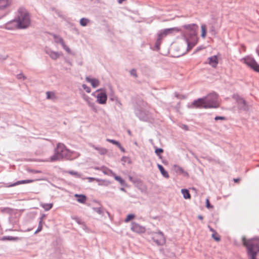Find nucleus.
<instances>
[{
    "mask_svg": "<svg viewBox=\"0 0 259 259\" xmlns=\"http://www.w3.org/2000/svg\"><path fill=\"white\" fill-rule=\"evenodd\" d=\"M186 29L183 32V37L187 45L186 49L180 53L179 56L185 54L187 52L191 50L197 43L198 38L197 31L198 26L195 24L184 25L182 26Z\"/></svg>",
    "mask_w": 259,
    "mask_h": 259,
    "instance_id": "obj_1",
    "label": "nucleus"
},
{
    "mask_svg": "<svg viewBox=\"0 0 259 259\" xmlns=\"http://www.w3.org/2000/svg\"><path fill=\"white\" fill-rule=\"evenodd\" d=\"M30 24V19L29 13L25 9L20 8L18 10L16 17L15 19L6 23V28L7 29H25L27 28Z\"/></svg>",
    "mask_w": 259,
    "mask_h": 259,
    "instance_id": "obj_2",
    "label": "nucleus"
},
{
    "mask_svg": "<svg viewBox=\"0 0 259 259\" xmlns=\"http://www.w3.org/2000/svg\"><path fill=\"white\" fill-rule=\"evenodd\" d=\"M192 105L199 108H217L219 107L218 95L214 93L210 94L206 97L195 100Z\"/></svg>",
    "mask_w": 259,
    "mask_h": 259,
    "instance_id": "obj_3",
    "label": "nucleus"
},
{
    "mask_svg": "<svg viewBox=\"0 0 259 259\" xmlns=\"http://www.w3.org/2000/svg\"><path fill=\"white\" fill-rule=\"evenodd\" d=\"M72 152L68 150L62 143H59L54 150V154L50 158L51 161L60 160L62 159H72Z\"/></svg>",
    "mask_w": 259,
    "mask_h": 259,
    "instance_id": "obj_4",
    "label": "nucleus"
},
{
    "mask_svg": "<svg viewBox=\"0 0 259 259\" xmlns=\"http://www.w3.org/2000/svg\"><path fill=\"white\" fill-rule=\"evenodd\" d=\"M243 243L247 248V254L249 259H256L257 253L259 252V238H253L246 240L245 238L242 239Z\"/></svg>",
    "mask_w": 259,
    "mask_h": 259,
    "instance_id": "obj_5",
    "label": "nucleus"
},
{
    "mask_svg": "<svg viewBox=\"0 0 259 259\" xmlns=\"http://www.w3.org/2000/svg\"><path fill=\"white\" fill-rule=\"evenodd\" d=\"M244 63L250 67L254 71L259 73V64L251 57H247L242 59Z\"/></svg>",
    "mask_w": 259,
    "mask_h": 259,
    "instance_id": "obj_6",
    "label": "nucleus"
},
{
    "mask_svg": "<svg viewBox=\"0 0 259 259\" xmlns=\"http://www.w3.org/2000/svg\"><path fill=\"white\" fill-rule=\"evenodd\" d=\"M135 113L140 120L144 121H148L150 118L149 112L142 110L140 107H137L135 109Z\"/></svg>",
    "mask_w": 259,
    "mask_h": 259,
    "instance_id": "obj_7",
    "label": "nucleus"
},
{
    "mask_svg": "<svg viewBox=\"0 0 259 259\" xmlns=\"http://www.w3.org/2000/svg\"><path fill=\"white\" fill-rule=\"evenodd\" d=\"M153 240L157 245H163L165 243V239L162 232H153L152 233Z\"/></svg>",
    "mask_w": 259,
    "mask_h": 259,
    "instance_id": "obj_8",
    "label": "nucleus"
},
{
    "mask_svg": "<svg viewBox=\"0 0 259 259\" xmlns=\"http://www.w3.org/2000/svg\"><path fill=\"white\" fill-rule=\"evenodd\" d=\"M233 98L236 101L239 110L243 111H247L248 110V106L243 98L238 95H234Z\"/></svg>",
    "mask_w": 259,
    "mask_h": 259,
    "instance_id": "obj_9",
    "label": "nucleus"
},
{
    "mask_svg": "<svg viewBox=\"0 0 259 259\" xmlns=\"http://www.w3.org/2000/svg\"><path fill=\"white\" fill-rule=\"evenodd\" d=\"M100 93H98L97 95V102L100 104H105L106 103L107 100V96L104 89H98L96 91V92Z\"/></svg>",
    "mask_w": 259,
    "mask_h": 259,
    "instance_id": "obj_10",
    "label": "nucleus"
},
{
    "mask_svg": "<svg viewBox=\"0 0 259 259\" xmlns=\"http://www.w3.org/2000/svg\"><path fill=\"white\" fill-rule=\"evenodd\" d=\"M131 230L137 233H143L145 231V228L135 222L132 223Z\"/></svg>",
    "mask_w": 259,
    "mask_h": 259,
    "instance_id": "obj_11",
    "label": "nucleus"
},
{
    "mask_svg": "<svg viewBox=\"0 0 259 259\" xmlns=\"http://www.w3.org/2000/svg\"><path fill=\"white\" fill-rule=\"evenodd\" d=\"M85 80L87 82H90L94 88L99 85L100 82L99 80L96 78H91L89 77H86Z\"/></svg>",
    "mask_w": 259,
    "mask_h": 259,
    "instance_id": "obj_12",
    "label": "nucleus"
},
{
    "mask_svg": "<svg viewBox=\"0 0 259 259\" xmlns=\"http://www.w3.org/2000/svg\"><path fill=\"white\" fill-rule=\"evenodd\" d=\"M208 64L212 67L215 68L218 64V58L216 56H213L208 58Z\"/></svg>",
    "mask_w": 259,
    "mask_h": 259,
    "instance_id": "obj_13",
    "label": "nucleus"
},
{
    "mask_svg": "<svg viewBox=\"0 0 259 259\" xmlns=\"http://www.w3.org/2000/svg\"><path fill=\"white\" fill-rule=\"evenodd\" d=\"M12 0H0V10L9 7L12 4Z\"/></svg>",
    "mask_w": 259,
    "mask_h": 259,
    "instance_id": "obj_14",
    "label": "nucleus"
},
{
    "mask_svg": "<svg viewBox=\"0 0 259 259\" xmlns=\"http://www.w3.org/2000/svg\"><path fill=\"white\" fill-rule=\"evenodd\" d=\"M46 53L49 55V56L54 60H56L60 56V54L58 52L53 51L51 50H47L46 51Z\"/></svg>",
    "mask_w": 259,
    "mask_h": 259,
    "instance_id": "obj_15",
    "label": "nucleus"
},
{
    "mask_svg": "<svg viewBox=\"0 0 259 259\" xmlns=\"http://www.w3.org/2000/svg\"><path fill=\"white\" fill-rule=\"evenodd\" d=\"M34 181L33 180H21V181H18L16 182V183H14L13 184L9 185L8 187H14L20 184H27V183H30Z\"/></svg>",
    "mask_w": 259,
    "mask_h": 259,
    "instance_id": "obj_16",
    "label": "nucleus"
},
{
    "mask_svg": "<svg viewBox=\"0 0 259 259\" xmlns=\"http://www.w3.org/2000/svg\"><path fill=\"white\" fill-rule=\"evenodd\" d=\"M181 31V29L179 27H172L167 28V32L169 35H172L177 33Z\"/></svg>",
    "mask_w": 259,
    "mask_h": 259,
    "instance_id": "obj_17",
    "label": "nucleus"
},
{
    "mask_svg": "<svg viewBox=\"0 0 259 259\" xmlns=\"http://www.w3.org/2000/svg\"><path fill=\"white\" fill-rule=\"evenodd\" d=\"M157 167L160 170L161 175L165 178H169V176L168 172L164 169V167L160 164H157Z\"/></svg>",
    "mask_w": 259,
    "mask_h": 259,
    "instance_id": "obj_18",
    "label": "nucleus"
},
{
    "mask_svg": "<svg viewBox=\"0 0 259 259\" xmlns=\"http://www.w3.org/2000/svg\"><path fill=\"white\" fill-rule=\"evenodd\" d=\"M74 196L78 198L77 201L79 203H84L87 200V197L84 195L76 194Z\"/></svg>",
    "mask_w": 259,
    "mask_h": 259,
    "instance_id": "obj_19",
    "label": "nucleus"
},
{
    "mask_svg": "<svg viewBox=\"0 0 259 259\" xmlns=\"http://www.w3.org/2000/svg\"><path fill=\"white\" fill-rule=\"evenodd\" d=\"M163 38L158 34L157 39L155 44V50L158 51L160 49V46L161 43V41Z\"/></svg>",
    "mask_w": 259,
    "mask_h": 259,
    "instance_id": "obj_20",
    "label": "nucleus"
},
{
    "mask_svg": "<svg viewBox=\"0 0 259 259\" xmlns=\"http://www.w3.org/2000/svg\"><path fill=\"white\" fill-rule=\"evenodd\" d=\"M163 38L158 34L157 39L155 44V50L158 51L160 49V46L161 43V41Z\"/></svg>",
    "mask_w": 259,
    "mask_h": 259,
    "instance_id": "obj_21",
    "label": "nucleus"
},
{
    "mask_svg": "<svg viewBox=\"0 0 259 259\" xmlns=\"http://www.w3.org/2000/svg\"><path fill=\"white\" fill-rule=\"evenodd\" d=\"M173 167L175 171L179 175H182L185 172L183 168L179 165H175Z\"/></svg>",
    "mask_w": 259,
    "mask_h": 259,
    "instance_id": "obj_22",
    "label": "nucleus"
},
{
    "mask_svg": "<svg viewBox=\"0 0 259 259\" xmlns=\"http://www.w3.org/2000/svg\"><path fill=\"white\" fill-rule=\"evenodd\" d=\"M181 192L185 199H190L191 198L190 194L188 190L183 189L181 190Z\"/></svg>",
    "mask_w": 259,
    "mask_h": 259,
    "instance_id": "obj_23",
    "label": "nucleus"
},
{
    "mask_svg": "<svg viewBox=\"0 0 259 259\" xmlns=\"http://www.w3.org/2000/svg\"><path fill=\"white\" fill-rule=\"evenodd\" d=\"M40 206L46 210H50L53 207L52 203H41Z\"/></svg>",
    "mask_w": 259,
    "mask_h": 259,
    "instance_id": "obj_24",
    "label": "nucleus"
},
{
    "mask_svg": "<svg viewBox=\"0 0 259 259\" xmlns=\"http://www.w3.org/2000/svg\"><path fill=\"white\" fill-rule=\"evenodd\" d=\"M95 168L98 170H102L103 172L106 175H109L111 172H112V171L111 170L105 167H102L101 168L95 167Z\"/></svg>",
    "mask_w": 259,
    "mask_h": 259,
    "instance_id": "obj_25",
    "label": "nucleus"
},
{
    "mask_svg": "<svg viewBox=\"0 0 259 259\" xmlns=\"http://www.w3.org/2000/svg\"><path fill=\"white\" fill-rule=\"evenodd\" d=\"M47 98L48 99L55 100L56 99V97L54 93L52 92H47L46 93Z\"/></svg>",
    "mask_w": 259,
    "mask_h": 259,
    "instance_id": "obj_26",
    "label": "nucleus"
},
{
    "mask_svg": "<svg viewBox=\"0 0 259 259\" xmlns=\"http://www.w3.org/2000/svg\"><path fill=\"white\" fill-rule=\"evenodd\" d=\"M89 19L85 18H82L80 20V24L82 26H85L87 25L88 23H89Z\"/></svg>",
    "mask_w": 259,
    "mask_h": 259,
    "instance_id": "obj_27",
    "label": "nucleus"
},
{
    "mask_svg": "<svg viewBox=\"0 0 259 259\" xmlns=\"http://www.w3.org/2000/svg\"><path fill=\"white\" fill-rule=\"evenodd\" d=\"M158 34L163 38L166 37L167 35H169L167 32V28L161 30Z\"/></svg>",
    "mask_w": 259,
    "mask_h": 259,
    "instance_id": "obj_28",
    "label": "nucleus"
},
{
    "mask_svg": "<svg viewBox=\"0 0 259 259\" xmlns=\"http://www.w3.org/2000/svg\"><path fill=\"white\" fill-rule=\"evenodd\" d=\"M84 99L87 101L88 105L90 107H92L93 108H94V107H95V103L92 102H91V98L90 97H84Z\"/></svg>",
    "mask_w": 259,
    "mask_h": 259,
    "instance_id": "obj_29",
    "label": "nucleus"
},
{
    "mask_svg": "<svg viewBox=\"0 0 259 259\" xmlns=\"http://www.w3.org/2000/svg\"><path fill=\"white\" fill-rule=\"evenodd\" d=\"M94 148L98 150V152L101 154V155H104L106 154L107 152V150L104 148H98V147H94Z\"/></svg>",
    "mask_w": 259,
    "mask_h": 259,
    "instance_id": "obj_30",
    "label": "nucleus"
},
{
    "mask_svg": "<svg viewBox=\"0 0 259 259\" xmlns=\"http://www.w3.org/2000/svg\"><path fill=\"white\" fill-rule=\"evenodd\" d=\"M201 36L202 37H205L206 36V26L204 24H202L201 26Z\"/></svg>",
    "mask_w": 259,
    "mask_h": 259,
    "instance_id": "obj_31",
    "label": "nucleus"
},
{
    "mask_svg": "<svg viewBox=\"0 0 259 259\" xmlns=\"http://www.w3.org/2000/svg\"><path fill=\"white\" fill-rule=\"evenodd\" d=\"M18 237H14L12 236H5L2 238L3 240H18Z\"/></svg>",
    "mask_w": 259,
    "mask_h": 259,
    "instance_id": "obj_32",
    "label": "nucleus"
},
{
    "mask_svg": "<svg viewBox=\"0 0 259 259\" xmlns=\"http://www.w3.org/2000/svg\"><path fill=\"white\" fill-rule=\"evenodd\" d=\"M115 179L118 181L121 185L124 186L125 185V181L119 176H115Z\"/></svg>",
    "mask_w": 259,
    "mask_h": 259,
    "instance_id": "obj_33",
    "label": "nucleus"
},
{
    "mask_svg": "<svg viewBox=\"0 0 259 259\" xmlns=\"http://www.w3.org/2000/svg\"><path fill=\"white\" fill-rule=\"evenodd\" d=\"M1 211L3 212H6V213L10 214L12 212L13 210L10 208L6 207V208H2Z\"/></svg>",
    "mask_w": 259,
    "mask_h": 259,
    "instance_id": "obj_34",
    "label": "nucleus"
},
{
    "mask_svg": "<svg viewBox=\"0 0 259 259\" xmlns=\"http://www.w3.org/2000/svg\"><path fill=\"white\" fill-rule=\"evenodd\" d=\"M106 140H107V141H108L110 143H111L113 144L116 145L117 146H120L119 142L117 141H115V140H112V139H107Z\"/></svg>",
    "mask_w": 259,
    "mask_h": 259,
    "instance_id": "obj_35",
    "label": "nucleus"
},
{
    "mask_svg": "<svg viewBox=\"0 0 259 259\" xmlns=\"http://www.w3.org/2000/svg\"><path fill=\"white\" fill-rule=\"evenodd\" d=\"M135 217V215L133 214H129L127 215L126 218L125 220V222H129L131 220L134 219Z\"/></svg>",
    "mask_w": 259,
    "mask_h": 259,
    "instance_id": "obj_36",
    "label": "nucleus"
},
{
    "mask_svg": "<svg viewBox=\"0 0 259 259\" xmlns=\"http://www.w3.org/2000/svg\"><path fill=\"white\" fill-rule=\"evenodd\" d=\"M93 210L99 214H102L103 213V211L100 207H94Z\"/></svg>",
    "mask_w": 259,
    "mask_h": 259,
    "instance_id": "obj_37",
    "label": "nucleus"
},
{
    "mask_svg": "<svg viewBox=\"0 0 259 259\" xmlns=\"http://www.w3.org/2000/svg\"><path fill=\"white\" fill-rule=\"evenodd\" d=\"M83 89L88 93H90L91 91L90 87H88L86 84H83L82 85Z\"/></svg>",
    "mask_w": 259,
    "mask_h": 259,
    "instance_id": "obj_38",
    "label": "nucleus"
},
{
    "mask_svg": "<svg viewBox=\"0 0 259 259\" xmlns=\"http://www.w3.org/2000/svg\"><path fill=\"white\" fill-rule=\"evenodd\" d=\"M73 220H74L78 224H81V220L80 218L76 216H73L71 217Z\"/></svg>",
    "mask_w": 259,
    "mask_h": 259,
    "instance_id": "obj_39",
    "label": "nucleus"
},
{
    "mask_svg": "<svg viewBox=\"0 0 259 259\" xmlns=\"http://www.w3.org/2000/svg\"><path fill=\"white\" fill-rule=\"evenodd\" d=\"M163 152V150L162 148H156L155 152L159 156L161 153Z\"/></svg>",
    "mask_w": 259,
    "mask_h": 259,
    "instance_id": "obj_40",
    "label": "nucleus"
},
{
    "mask_svg": "<svg viewBox=\"0 0 259 259\" xmlns=\"http://www.w3.org/2000/svg\"><path fill=\"white\" fill-rule=\"evenodd\" d=\"M63 48L68 53H71V50L68 47H67L65 44L64 43V44H63L62 45Z\"/></svg>",
    "mask_w": 259,
    "mask_h": 259,
    "instance_id": "obj_41",
    "label": "nucleus"
},
{
    "mask_svg": "<svg viewBox=\"0 0 259 259\" xmlns=\"http://www.w3.org/2000/svg\"><path fill=\"white\" fill-rule=\"evenodd\" d=\"M130 74L132 76H134L135 77H137V73H136V70L135 69H132L130 71Z\"/></svg>",
    "mask_w": 259,
    "mask_h": 259,
    "instance_id": "obj_42",
    "label": "nucleus"
},
{
    "mask_svg": "<svg viewBox=\"0 0 259 259\" xmlns=\"http://www.w3.org/2000/svg\"><path fill=\"white\" fill-rule=\"evenodd\" d=\"M69 173L73 176H75L76 177L79 178L80 177V175L78 174V172L74 171H69Z\"/></svg>",
    "mask_w": 259,
    "mask_h": 259,
    "instance_id": "obj_43",
    "label": "nucleus"
},
{
    "mask_svg": "<svg viewBox=\"0 0 259 259\" xmlns=\"http://www.w3.org/2000/svg\"><path fill=\"white\" fill-rule=\"evenodd\" d=\"M87 179L89 180V182H92V181L95 180L97 182H100L101 181V180L99 179H97V178H92V177H88L87 178Z\"/></svg>",
    "mask_w": 259,
    "mask_h": 259,
    "instance_id": "obj_44",
    "label": "nucleus"
},
{
    "mask_svg": "<svg viewBox=\"0 0 259 259\" xmlns=\"http://www.w3.org/2000/svg\"><path fill=\"white\" fill-rule=\"evenodd\" d=\"M211 237L217 241H219L220 240V238L219 236H217L215 235V233H213L211 235Z\"/></svg>",
    "mask_w": 259,
    "mask_h": 259,
    "instance_id": "obj_45",
    "label": "nucleus"
},
{
    "mask_svg": "<svg viewBox=\"0 0 259 259\" xmlns=\"http://www.w3.org/2000/svg\"><path fill=\"white\" fill-rule=\"evenodd\" d=\"M206 207L207 208H212V206L209 203V200L208 199H207L206 200Z\"/></svg>",
    "mask_w": 259,
    "mask_h": 259,
    "instance_id": "obj_46",
    "label": "nucleus"
},
{
    "mask_svg": "<svg viewBox=\"0 0 259 259\" xmlns=\"http://www.w3.org/2000/svg\"><path fill=\"white\" fill-rule=\"evenodd\" d=\"M17 77L18 79H21V78H23V79H26L25 76L22 73L18 74L17 76Z\"/></svg>",
    "mask_w": 259,
    "mask_h": 259,
    "instance_id": "obj_47",
    "label": "nucleus"
},
{
    "mask_svg": "<svg viewBox=\"0 0 259 259\" xmlns=\"http://www.w3.org/2000/svg\"><path fill=\"white\" fill-rule=\"evenodd\" d=\"M57 41L59 42L61 45H62L63 44H64L65 43L63 39L60 37H59L58 38Z\"/></svg>",
    "mask_w": 259,
    "mask_h": 259,
    "instance_id": "obj_48",
    "label": "nucleus"
},
{
    "mask_svg": "<svg viewBox=\"0 0 259 259\" xmlns=\"http://www.w3.org/2000/svg\"><path fill=\"white\" fill-rule=\"evenodd\" d=\"M42 226L38 225V228L35 232V234H36V233L39 232L42 230Z\"/></svg>",
    "mask_w": 259,
    "mask_h": 259,
    "instance_id": "obj_49",
    "label": "nucleus"
},
{
    "mask_svg": "<svg viewBox=\"0 0 259 259\" xmlns=\"http://www.w3.org/2000/svg\"><path fill=\"white\" fill-rule=\"evenodd\" d=\"M214 119L215 120H224L225 119V117H224V116H216L214 118Z\"/></svg>",
    "mask_w": 259,
    "mask_h": 259,
    "instance_id": "obj_50",
    "label": "nucleus"
},
{
    "mask_svg": "<svg viewBox=\"0 0 259 259\" xmlns=\"http://www.w3.org/2000/svg\"><path fill=\"white\" fill-rule=\"evenodd\" d=\"M203 49H204V47H203L202 46L199 47H198L196 49V51H195V53H196V52H198V51H200V50H202Z\"/></svg>",
    "mask_w": 259,
    "mask_h": 259,
    "instance_id": "obj_51",
    "label": "nucleus"
},
{
    "mask_svg": "<svg viewBox=\"0 0 259 259\" xmlns=\"http://www.w3.org/2000/svg\"><path fill=\"white\" fill-rule=\"evenodd\" d=\"M208 228L209 229V230H210L211 232H212V233H216V232H215V230H214L213 228H212L211 227H210L209 226H208Z\"/></svg>",
    "mask_w": 259,
    "mask_h": 259,
    "instance_id": "obj_52",
    "label": "nucleus"
},
{
    "mask_svg": "<svg viewBox=\"0 0 259 259\" xmlns=\"http://www.w3.org/2000/svg\"><path fill=\"white\" fill-rule=\"evenodd\" d=\"M7 58V56H2L0 55V60H5Z\"/></svg>",
    "mask_w": 259,
    "mask_h": 259,
    "instance_id": "obj_53",
    "label": "nucleus"
},
{
    "mask_svg": "<svg viewBox=\"0 0 259 259\" xmlns=\"http://www.w3.org/2000/svg\"><path fill=\"white\" fill-rule=\"evenodd\" d=\"M46 217V215L45 214H42L40 218H39L40 220L43 221L44 219Z\"/></svg>",
    "mask_w": 259,
    "mask_h": 259,
    "instance_id": "obj_54",
    "label": "nucleus"
},
{
    "mask_svg": "<svg viewBox=\"0 0 259 259\" xmlns=\"http://www.w3.org/2000/svg\"><path fill=\"white\" fill-rule=\"evenodd\" d=\"M118 147H119V149L121 150V151H122V152L125 151L124 149L121 146L120 144V146H118Z\"/></svg>",
    "mask_w": 259,
    "mask_h": 259,
    "instance_id": "obj_55",
    "label": "nucleus"
},
{
    "mask_svg": "<svg viewBox=\"0 0 259 259\" xmlns=\"http://www.w3.org/2000/svg\"><path fill=\"white\" fill-rule=\"evenodd\" d=\"M256 53L257 54L258 56H259V45L257 47V48L256 49Z\"/></svg>",
    "mask_w": 259,
    "mask_h": 259,
    "instance_id": "obj_56",
    "label": "nucleus"
},
{
    "mask_svg": "<svg viewBox=\"0 0 259 259\" xmlns=\"http://www.w3.org/2000/svg\"><path fill=\"white\" fill-rule=\"evenodd\" d=\"M42 223H43V221H41V220H39V225H41L42 226Z\"/></svg>",
    "mask_w": 259,
    "mask_h": 259,
    "instance_id": "obj_57",
    "label": "nucleus"
},
{
    "mask_svg": "<svg viewBox=\"0 0 259 259\" xmlns=\"http://www.w3.org/2000/svg\"><path fill=\"white\" fill-rule=\"evenodd\" d=\"M198 218L199 220H203V217H202V215H199L198 216Z\"/></svg>",
    "mask_w": 259,
    "mask_h": 259,
    "instance_id": "obj_58",
    "label": "nucleus"
},
{
    "mask_svg": "<svg viewBox=\"0 0 259 259\" xmlns=\"http://www.w3.org/2000/svg\"><path fill=\"white\" fill-rule=\"evenodd\" d=\"M183 128L185 129L186 130H188V126L186 125H183Z\"/></svg>",
    "mask_w": 259,
    "mask_h": 259,
    "instance_id": "obj_59",
    "label": "nucleus"
},
{
    "mask_svg": "<svg viewBox=\"0 0 259 259\" xmlns=\"http://www.w3.org/2000/svg\"><path fill=\"white\" fill-rule=\"evenodd\" d=\"M57 13V14L59 16V17H62V15L61 14V13L60 12H56Z\"/></svg>",
    "mask_w": 259,
    "mask_h": 259,
    "instance_id": "obj_60",
    "label": "nucleus"
},
{
    "mask_svg": "<svg viewBox=\"0 0 259 259\" xmlns=\"http://www.w3.org/2000/svg\"><path fill=\"white\" fill-rule=\"evenodd\" d=\"M116 98L115 97H114V96H112V97L110 98V99L112 101H114L115 100V99Z\"/></svg>",
    "mask_w": 259,
    "mask_h": 259,
    "instance_id": "obj_61",
    "label": "nucleus"
},
{
    "mask_svg": "<svg viewBox=\"0 0 259 259\" xmlns=\"http://www.w3.org/2000/svg\"><path fill=\"white\" fill-rule=\"evenodd\" d=\"M127 133L129 134V135L132 136V133L130 130H128Z\"/></svg>",
    "mask_w": 259,
    "mask_h": 259,
    "instance_id": "obj_62",
    "label": "nucleus"
},
{
    "mask_svg": "<svg viewBox=\"0 0 259 259\" xmlns=\"http://www.w3.org/2000/svg\"><path fill=\"white\" fill-rule=\"evenodd\" d=\"M234 181L235 182H237L239 181V179H234Z\"/></svg>",
    "mask_w": 259,
    "mask_h": 259,
    "instance_id": "obj_63",
    "label": "nucleus"
},
{
    "mask_svg": "<svg viewBox=\"0 0 259 259\" xmlns=\"http://www.w3.org/2000/svg\"><path fill=\"white\" fill-rule=\"evenodd\" d=\"M175 96L176 97L179 98V95L177 93H175Z\"/></svg>",
    "mask_w": 259,
    "mask_h": 259,
    "instance_id": "obj_64",
    "label": "nucleus"
}]
</instances>
